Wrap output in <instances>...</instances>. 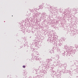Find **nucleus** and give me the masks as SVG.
<instances>
[{"label": "nucleus", "instance_id": "nucleus-1", "mask_svg": "<svg viewBox=\"0 0 78 78\" xmlns=\"http://www.w3.org/2000/svg\"><path fill=\"white\" fill-rule=\"evenodd\" d=\"M23 68H25V66H23Z\"/></svg>", "mask_w": 78, "mask_h": 78}]
</instances>
